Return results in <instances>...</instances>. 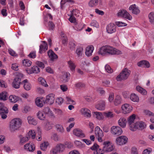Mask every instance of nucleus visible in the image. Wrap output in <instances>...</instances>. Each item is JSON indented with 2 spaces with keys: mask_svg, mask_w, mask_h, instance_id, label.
Returning a JSON list of instances; mask_svg holds the SVG:
<instances>
[{
  "mask_svg": "<svg viewBox=\"0 0 154 154\" xmlns=\"http://www.w3.org/2000/svg\"><path fill=\"white\" fill-rule=\"evenodd\" d=\"M98 54L102 56L106 55H113L122 54L121 51L109 45L103 46L98 51Z\"/></svg>",
  "mask_w": 154,
  "mask_h": 154,
  "instance_id": "f257e3e1",
  "label": "nucleus"
},
{
  "mask_svg": "<svg viewBox=\"0 0 154 154\" xmlns=\"http://www.w3.org/2000/svg\"><path fill=\"white\" fill-rule=\"evenodd\" d=\"M22 124V120L19 118H15L12 120L10 122L9 130L12 132L19 131Z\"/></svg>",
  "mask_w": 154,
  "mask_h": 154,
  "instance_id": "f03ea898",
  "label": "nucleus"
},
{
  "mask_svg": "<svg viewBox=\"0 0 154 154\" xmlns=\"http://www.w3.org/2000/svg\"><path fill=\"white\" fill-rule=\"evenodd\" d=\"M131 73L130 70L127 68L123 69L116 78V79L118 81H121L127 79L129 77Z\"/></svg>",
  "mask_w": 154,
  "mask_h": 154,
  "instance_id": "7ed1b4c3",
  "label": "nucleus"
},
{
  "mask_svg": "<svg viewBox=\"0 0 154 154\" xmlns=\"http://www.w3.org/2000/svg\"><path fill=\"white\" fill-rule=\"evenodd\" d=\"M23 77V75L20 73L17 74L12 83V86L15 89H18L20 87L21 80Z\"/></svg>",
  "mask_w": 154,
  "mask_h": 154,
  "instance_id": "20e7f679",
  "label": "nucleus"
},
{
  "mask_svg": "<svg viewBox=\"0 0 154 154\" xmlns=\"http://www.w3.org/2000/svg\"><path fill=\"white\" fill-rule=\"evenodd\" d=\"M103 149L105 152H110L112 151L115 147L112 143L109 141H104L103 143Z\"/></svg>",
  "mask_w": 154,
  "mask_h": 154,
  "instance_id": "39448f33",
  "label": "nucleus"
},
{
  "mask_svg": "<svg viewBox=\"0 0 154 154\" xmlns=\"http://www.w3.org/2000/svg\"><path fill=\"white\" fill-rule=\"evenodd\" d=\"M128 139V137L126 136L122 135L116 138L115 142L117 145L122 146L127 143Z\"/></svg>",
  "mask_w": 154,
  "mask_h": 154,
  "instance_id": "423d86ee",
  "label": "nucleus"
},
{
  "mask_svg": "<svg viewBox=\"0 0 154 154\" xmlns=\"http://www.w3.org/2000/svg\"><path fill=\"white\" fill-rule=\"evenodd\" d=\"M95 134L98 141L100 143L103 142V137L104 136V134L103 131L98 126H96L95 128Z\"/></svg>",
  "mask_w": 154,
  "mask_h": 154,
  "instance_id": "0eeeda50",
  "label": "nucleus"
},
{
  "mask_svg": "<svg viewBox=\"0 0 154 154\" xmlns=\"http://www.w3.org/2000/svg\"><path fill=\"white\" fill-rule=\"evenodd\" d=\"M146 127V125L142 121H138L135 122V124L131 128V130L132 131H136L137 129L143 130Z\"/></svg>",
  "mask_w": 154,
  "mask_h": 154,
  "instance_id": "6e6552de",
  "label": "nucleus"
},
{
  "mask_svg": "<svg viewBox=\"0 0 154 154\" xmlns=\"http://www.w3.org/2000/svg\"><path fill=\"white\" fill-rule=\"evenodd\" d=\"M117 16L119 17H123L129 20L132 19V16L125 10H120L117 14Z\"/></svg>",
  "mask_w": 154,
  "mask_h": 154,
  "instance_id": "1a4fd4ad",
  "label": "nucleus"
},
{
  "mask_svg": "<svg viewBox=\"0 0 154 154\" xmlns=\"http://www.w3.org/2000/svg\"><path fill=\"white\" fill-rule=\"evenodd\" d=\"M133 109L131 105L128 103H125L122 105L121 107L122 113L124 114L130 113L132 110Z\"/></svg>",
  "mask_w": 154,
  "mask_h": 154,
  "instance_id": "9d476101",
  "label": "nucleus"
},
{
  "mask_svg": "<svg viewBox=\"0 0 154 154\" xmlns=\"http://www.w3.org/2000/svg\"><path fill=\"white\" fill-rule=\"evenodd\" d=\"M110 131L112 134L116 136L121 135L123 132L122 128L119 126H112L111 128Z\"/></svg>",
  "mask_w": 154,
  "mask_h": 154,
  "instance_id": "9b49d317",
  "label": "nucleus"
},
{
  "mask_svg": "<svg viewBox=\"0 0 154 154\" xmlns=\"http://www.w3.org/2000/svg\"><path fill=\"white\" fill-rule=\"evenodd\" d=\"M90 149L94 151L93 154H104L105 153L103 149H101L97 144H94L90 147Z\"/></svg>",
  "mask_w": 154,
  "mask_h": 154,
  "instance_id": "f8f14e48",
  "label": "nucleus"
},
{
  "mask_svg": "<svg viewBox=\"0 0 154 154\" xmlns=\"http://www.w3.org/2000/svg\"><path fill=\"white\" fill-rule=\"evenodd\" d=\"M106 31L107 33L111 34L116 31V26L113 23H110L106 26Z\"/></svg>",
  "mask_w": 154,
  "mask_h": 154,
  "instance_id": "ddd939ff",
  "label": "nucleus"
},
{
  "mask_svg": "<svg viewBox=\"0 0 154 154\" xmlns=\"http://www.w3.org/2000/svg\"><path fill=\"white\" fill-rule=\"evenodd\" d=\"M80 112L82 115L86 118H90L91 116V111L86 108L81 109Z\"/></svg>",
  "mask_w": 154,
  "mask_h": 154,
  "instance_id": "4468645a",
  "label": "nucleus"
},
{
  "mask_svg": "<svg viewBox=\"0 0 154 154\" xmlns=\"http://www.w3.org/2000/svg\"><path fill=\"white\" fill-rule=\"evenodd\" d=\"M95 108L98 110L103 111L105 110L106 107L105 101L101 100L98 101L95 106Z\"/></svg>",
  "mask_w": 154,
  "mask_h": 154,
  "instance_id": "2eb2a0df",
  "label": "nucleus"
},
{
  "mask_svg": "<svg viewBox=\"0 0 154 154\" xmlns=\"http://www.w3.org/2000/svg\"><path fill=\"white\" fill-rule=\"evenodd\" d=\"M73 134L75 136L82 138L85 137V135L83 131L81 129L76 128L74 129L72 131Z\"/></svg>",
  "mask_w": 154,
  "mask_h": 154,
  "instance_id": "dca6fc26",
  "label": "nucleus"
},
{
  "mask_svg": "<svg viewBox=\"0 0 154 154\" xmlns=\"http://www.w3.org/2000/svg\"><path fill=\"white\" fill-rule=\"evenodd\" d=\"M128 9L131 11L132 14L137 15L140 12V11L138 7L135 4H133L130 5Z\"/></svg>",
  "mask_w": 154,
  "mask_h": 154,
  "instance_id": "f3484780",
  "label": "nucleus"
},
{
  "mask_svg": "<svg viewBox=\"0 0 154 154\" xmlns=\"http://www.w3.org/2000/svg\"><path fill=\"white\" fill-rule=\"evenodd\" d=\"M92 113L93 117L97 120L101 121L104 119L103 112H94Z\"/></svg>",
  "mask_w": 154,
  "mask_h": 154,
  "instance_id": "a211bd4d",
  "label": "nucleus"
},
{
  "mask_svg": "<svg viewBox=\"0 0 154 154\" xmlns=\"http://www.w3.org/2000/svg\"><path fill=\"white\" fill-rule=\"evenodd\" d=\"M24 148L27 151L33 152L35 149V146L33 143H29L24 145Z\"/></svg>",
  "mask_w": 154,
  "mask_h": 154,
  "instance_id": "6ab92c4d",
  "label": "nucleus"
},
{
  "mask_svg": "<svg viewBox=\"0 0 154 154\" xmlns=\"http://www.w3.org/2000/svg\"><path fill=\"white\" fill-rule=\"evenodd\" d=\"M55 95L53 94H50L46 97L45 102L49 104H52L54 101Z\"/></svg>",
  "mask_w": 154,
  "mask_h": 154,
  "instance_id": "aec40b11",
  "label": "nucleus"
},
{
  "mask_svg": "<svg viewBox=\"0 0 154 154\" xmlns=\"http://www.w3.org/2000/svg\"><path fill=\"white\" fill-rule=\"evenodd\" d=\"M136 115L133 114L130 116L128 119V123L131 130L135 124L134 121L136 119Z\"/></svg>",
  "mask_w": 154,
  "mask_h": 154,
  "instance_id": "412c9836",
  "label": "nucleus"
},
{
  "mask_svg": "<svg viewBox=\"0 0 154 154\" xmlns=\"http://www.w3.org/2000/svg\"><path fill=\"white\" fill-rule=\"evenodd\" d=\"M94 49V48L93 46L92 45L88 46L86 48L85 55L88 57L92 55Z\"/></svg>",
  "mask_w": 154,
  "mask_h": 154,
  "instance_id": "4be33fe9",
  "label": "nucleus"
},
{
  "mask_svg": "<svg viewBox=\"0 0 154 154\" xmlns=\"http://www.w3.org/2000/svg\"><path fill=\"white\" fill-rule=\"evenodd\" d=\"M122 102V99L121 96L119 95H116L113 101V104L115 106H118L121 104Z\"/></svg>",
  "mask_w": 154,
  "mask_h": 154,
  "instance_id": "5701e85b",
  "label": "nucleus"
},
{
  "mask_svg": "<svg viewBox=\"0 0 154 154\" xmlns=\"http://www.w3.org/2000/svg\"><path fill=\"white\" fill-rule=\"evenodd\" d=\"M70 76V74L69 72H66L63 73L61 77V79L63 82H66L68 81Z\"/></svg>",
  "mask_w": 154,
  "mask_h": 154,
  "instance_id": "b1692460",
  "label": "nucleus"
},
{
  "mask_svg": "<svg viewBox=\"0 0 154 154\" xmlns=\"http://www.w3.org/2000/svg\"><path fill=\"white\" fill-rule=\"evenodd\" d=\"M138 66L141 67L148 68L150 66L149 63L147 61L143 60L138 62L137 63Z\"/></svg>",
  "mask_w": 154,
  "mask_h": 154,
  "instance_id": "393cba45",
  "label": "nucleus"
},
{
  "mask_svg": "<svg viewBox=\"0 0 154 154\" xmlns=\"http://www.w3.org/2000/svg\"><path fill=\"white\" fill-rule=\"evenodd\" d=\"M126 120L124 117H121L118 121L119 125L122 128H125L126 127Z\"/></svg>",
  "mask_w": 154,
  "mask_h": 154,
  "instance_id": "a878e982",
  "label": "nucleus"
},
{
  "mask_svg": "<svg viewBox=\"0 0 154 154\" xmlns=\"http://www.w3.org/2000/svg\"><path fill=\"white\" fill-rule=\"evenodd\" d=\"M129 98L131 101L134 102L138 103L139 101V96L135 93L131 94Z\"/></svg>",
  "mask_w": 154,
  "mask_h": 154,
  "instance_id": "bb28decb",
  "label": "nucleus"
},
{
  "mask_svg": "<svg viewBox=\"0 0 154 154\" xmlns=\"http://www.w3.org/2000/svg\"><path fill=\"white\" fill-rule=\"evenodd\" d=\"M43 43L40 46L39 53H42L44 52H45L48 48L47 44L44 41H43Z\"/></svg>",
  "mask_w": 154,
  "mask_h": 154,
  "instance_id": "cd10ccee",
  "label": "nucleus"
},
{
  "mask_svg": "<svg viewBox=\"0 0 154 154\" xmlns=\"http://www.w3.org/2000/svg\"><path fill=\"white\" fill-rule=\"evenodd\" d=\"M48 54L50 60H54L58 58L57 56L51 50H50L48 51Z\"/></svg>",
  "mask_w": 154,
  "mask_h": 154,
  "instance_id": "c85d7f7f",
  "label": "nucleus"
},
{
  "mask_svg": "<svg viewBox=\"0 0 154 154\" xmlns=\"http://www.w3.org/2000/svg\"><path fill=\"white\" fill-rule=\"evenodd\" d=\"M53 126V124L52 122H46L44 123L43 128L45 130L48 131L52 128Z\"/></svg>",
  "mask_w": 154,
  "mask_h": 154,
  "instance_id": "c756f323",
  "label": "nucleus"
},
{
  "mask_svg": "<svg viewBox=\"0 0 154 154\" xmlns=\"http://www.w3.org/2000/svg\"><path fill=\"white\" fill-rule=\"evenodd\" d=\"M23 87L26 91H29L32 88L31 84L27 80L25 79L23 82Z\"/></svg>",
  "mask_w": 154,
  "mask_h": 154,
  "instance_id": "7c9ffc66",
  "label": "nucleus"
},
{
  "mask_svg": "<svg viewBox=\"0 0 154 154\" xmlns=\"http://www.w3.org/2000/svg\"><path fill=\"white\" fill-rule=\"evenodd\" d=\"M28 123L30 125H36L37 124V122L34 117L29 116L27 118Z\"/></svg>",
  "mask_w": 154,
  "mask_h": 154,
  "instance_id": "2f4dec72",
  "label": "nucleus"
},
{
  "mask_svg": "<svg viewBox=\"0 0 154 154\" xmlns=\"http://www.w3.org/2000/svg\"><path fill=\"white\" fill-rule=\"evenodd\" d=\"M136 90L139 93L144 95H147V92L146 89L141 86L138 85L136 88Z\"/></svg>",
  "mask_w": 154,
  "mask_h": 154,
  "instance_id": "473e14b6",
  "label": "nucleus"
},
{
  "mask_svg": "<svg viewBox=\"0 0 154 154\" xmlns=\"http://www.w3.org/2000/svg\"><path fill=\"white\" fill-rule=\"evenodd\" d=\"M44 112L45 115H47L48 116L51 118H54L55 116L53 112L48 107L45 108L44 110Z\"/></svg>",
  "mask_w": 154,
  "mask_h": 154,
  "instance_id": "72a5a7b5",
  "label": "nucleus"
},
{
  "mask_svg": "<svg viewBox=\"0 0 154 154\" xmlns=\"http://www.w3.org/2000/svg\"><path fill=\"white\" fill-rule=\"evenodd\" d=\"M104 116L106 118L111 119L113 118L115 116V114L112 111H108L103 112Z\"/></svg>",
  "mask_w": 154,
  "mask_h": 154,
  "instance_id": "f704fd0d",
  "label": "nucleus"
},
{
  "mask_svg": "<svg viewBox=\"0 0 154 154\" xmlns=\"http://www.w3.org/2000/svg\"><path fill=\"white\" fill-rule=\"evenodd\" d=\"M44 100L42 97H38L35 100V103L37 106L42 107L43 106V101Z\"/></svg>",
  "mask_w": 154,
  "mask_h": 154,
  "instance_id": "c9c22d12",
  "label": "nucleus"
},
{
  "mask_svg": "<svg viewBox=\"0 0 154 154\" xmlns=\"http://www.w3.org/2000/svg\"><path fill=\"white\" fill-rule=\"evenodd\" d=\"M59 153L62 152L65 149V145L64 144L59 143L57 144L56 146Z\"/></svg>",
  "mask_w": 154,
  "mask_h": 154,
  "instance_id": "e433bc0d",
  "label": "nucleus"
},
{
  "mask_svg": "<svg viewBox=\"0 0 154 154\" xmlns=\"http://www.w3.org/2000/svg\"><path fill=\"white\" fill-rule=\"evenodd\" d=\"M37 118L40 120H43L45 118V115L44 112L39 111L37 113Z\"/></svg>",
  "mask_w": 154,
  "mask_h": 154,
  "instance_id": "4c0bfd02",
  "label": "nucleus"
},
{
  "mask_svg": "<svg viewBox=\"0 0 154 154\" xmlns=\"http://www.w3.org/2000/svg\"><path fill=\"white\" fill-rule=\"evenodd\" d=\"M68 66L71 71L74 72L76 66L75 63L72 61L69 60L68 61Z\"/></svg>",
  "mask_w": 154,
  "mask_h": 154,
  "instance_id": "58836bf2",
  "label": "nucleus"
},
{
  "mask_svg": "<svg viewBox=\"0 0 154 154\" xmlns=\"http://www.w3.org/2000/svg\"><path fill=\"white\" fill-rule=\"evenodd\" d=\"M49 145V144L48 142L44 141L40 144V149L42 150L43 151H45Z\"/></svg>",
  "mask_w": 154,
  "mask_h": 154,
  "instance_id": "ea45409f",
  "label": "nucleus"
},
{
  "mask_svg": "<svg viewBox=\"0 0 154 154\" xmlns=\"http://www.w3.org/2000/svg\"><path fill=\"white\" fill-rule=\"evenodd\" d=\"M57 131L61 134H63L65 132L63 126L60 124H57L55 126Z\"/></svg>",
  "mask_w": 154,
  "mask_h": 154,
  "instance_id": "a19ab883",
  "label": "nucleus"
},
{
  "mask_svg": "<svg viewBox=\"0 0 154 154\" xmlns=\"http://www.w3.org/2000/svg\"><path fill=\"white\" fill-rule=\"evenodd\" d=\"M9 100L11 102L15 103L18 100L19 97L15 95H11L9 96Z\"/></svg>",
  "mask_w": 154,
  "mask_h": 154,
  "instance_id": "79ce46f5",
  "label": "nucleus"
},
{
  "mask_svg": "<svg viewBox=\"0 0 154 154\" xmlns=\"http://www.w3.org/2000/svg\"><path fill=\"white\" fill-rule=\"evenodd\" d=\"M98 0H91L88 3V5L90 7H94L98 5Z\"/></svg>",
  "mask_w": 154,
  "mask_h": 154,
  "instance_id": "37998d69",
  "label": "nucleus"
},
{
  "mask_svg": "<svg viewBox=\"0 0 154 154\" xmlns=\"http://www.w3.org/2000/svg\"><path fill=\"white\" fill-rule=\"evenodd\" d=\"M8 93L6 91H3L0 93V100H6L8 97Z\"/></svg>",
  "mask_w": 154,
  "mask_h": 154,
  "instance_id": "c03bdc74",
  "label": "nucleus"
},
{
  "mask_svg": "<svg viewBox=\"0 0 154 154\" xmlns=\"http://www.w3.org/2000/svg\"><path fill=\"white\" fill-rule=\"evenodd\" d=\"M83 49L82 47H79L77 48L75 51V53L78 57L82 56Z\"/></svg>",
  "mask_w": 154,
  "mask_h": 154,
  "instance_id": "a18cd8bd",
  "label": "nucleus"
},
{
  "mask_svg": "<svg viewBox=\"0 0 154 154\" xmlns=\"http://www.w3.org/2000/svg\"><path fill=\"white\" fill-rule=\"evenodd\" d=\"M74 143L77 147L80 149L85 148V146L84 144L82 143L81 142L78 140H75Z\"/></svg>",
  "mask_w": 154,
  "mask_h": 154,
  "instance_id": "49530a36",
  "label": "nucleus"
},
{
  "mask_svg": "<svg viewBox=\"0 0 154 154\" xmlns=\"http://www.w3.org/2000/svg\"><path fill=\"white\" fill-rule=\"evenodd\" d=\"M38 81L42 85L45 87H48V85L47 84L45 80L42 78L40 77L38 79Z\"/></svg>",
  "mask_w": 154,
  "mask_h": 154,
  "instance_id": "de8ad7c7",
  "label": "nucleus"
},
{
  "mask_svg": "<svg viewBox=\"0 0 154 154\" xmlns=\"http://www.w3.org/2000/svg\"><path fill=\"white\" fill-rule=\"evenodd\" d=\"M149 22L151 23L154 24V12L150 13L148 15Z\"/></svg>",
  "mask_w": 154,
  "mask_h": 154,
  "instance_id": "09e8293b",
  "label": "nucleus"
},
{
  "mask_svg": "<svg viewBox=\"0 0 154 154\" xmlns=\"http://www.w3.org/2000/svg\"><path fill=\"white\" fill-rule=\"evenodd\" d=\"M143 112L144 114L147 116L149 117L154 116V113L148 110L145 109L144 110Z\"/></svg>",
  "mask_w": 154,
  "mask_h": 154,
  "instance_id": "8fccbe9b",
  "label": "nucleus"
},
{
  "mask_svg": "<svg viewBox=\"0 0 154 154\" xmlns=\"http://www.w3.org/2000/svg\"><path fill=\"white\" fill-rule=\"evenodd\" d=\"M8 109L6 107L4 106H0V114L8 113Z\"/></svg>",
  "mask_w": 154,
  "mask_h": 154,
  "instance_id": "3c124183",
  "label": "nucleus"
},
{
  "mask_svg": "<svg viewBox=\"0 0 154 154\" xmlns=\"http://www.w3.org/2000/svg\"><path fill=\"white\" fill-rule=\"evenodd\" d=\"M22 63L23 66H29L32 64V62L28 59L24 60Z\"/></svg>",
  "mask_w": 154,
  "mask_h": 154,
  "instance_id": "603ef678",
  "label": "nucleus"
},
{
  "mask_svg": "<svg viewBox=\"0 0 154 154\" xmlns=\"http://www.w3.org/2000/svg\"><path fill=\"white\" fill-rule=\"evenodd\" d=\"M28 135L29 138L31 137L33 139H34L36 135L35 131L34 130L30 131L28 133Z\"/></svg>",
  "mask_w": 154,
  "mask_h": 154,
  "instance_id": "864d4df0",
  "label": "nucleus"
},
{
  "mask_svg": "<svg viewBox=\"0 0 154 154\" xmlns=\"http://www.w3.org/2000/svg\"><path fill=\"white\" fill-rule=\"evenodd\" d=\"M114 93H111L109 95L108 100L110 103L113 102L114 99Z\"/></svg>",
  "mask_w": 154,
  "mask_h": 154,
  "instance_id": "5fc2aeb1",
  "label": "nucleus"
},
{
  "mask_svg": "<svg viewBox=\"0 0 154 154\" xmlns=\"http://www.w3.org/2000/svg\"><path fill=\"white\" fill-rule=\"evenodd\" d=\"M29 137L27 136H25L22 137L20 140V143L21 144H23L28 141L29 140Z\"/></svg>",
  "mask_w": 154,
  "mask_h": 154,
  "instance_id": "6e6d98bb",
  "label": "nucleus"
},
{
  "mask_svg": "<svg viewBox=\"0 0 154 154\" xmlns=\"http://www.w3.org/2000/svg\"><path fill=\"white\" fill-rule=\"evenodd\" d=\"M131 154H139L138 152L137 147L133 146L131 148Z\"/></svg>",
  "mask_w": 154,
  "mask_h": 154,
  "instance_id": "4d7b16f0",
  "label": "nucleus"
},
{
  "mask_svg": "<svg viewBox=\"0 0 154 154\" xmlns=\"http://www.w3.org/2000/svg\"><path fill=\"white\" fill-rule=\"evenodd\" d=\"M67 102L69 104H72L75 105V101L72 99L70 97H66Z\"/></svg>",
  "mask_w": 154,
  "mask_h": 154,
  "instance_id": "13d9d810",
  "label": "nucleus"
},
{
  "mask_svg": "<svg viewBox=\"0 0 154 154\" xmlns=\"http://www.w3.org/2000/svg\"><path fill=\"white\" fill-rule=\"evenodd\" d=\"M116 24L118 27H123L126 26L127 25V24L124 23L121 21L116 22Z\"/></svg>",
  "mask_w": 154,
  "mask_h": 154,
  "instance_id": "bf43d9fd",
  "label": "nucleus"
},
{
  "mask_svg": "<svg viewBox=\"0 0 154 154\" xmlns=\"http://www.w3.org/2000/svg\"><path fill=\"white\" fill-rule=\"evenodd\" d=\"M75 86L77 88H83L85 87V84L81 82H78L75 84Z\"/></svg>",
  "mask_w": 154,
  "mask_h": 154,
  "instance_id": "052dcab7",
  "label": "nucleus"
},
{
  "mask_svg": "<svg viewBox=\"0 0 154 154\" xmlns=\"http://www.w3.org/2000/svg\"><path fill=\"white\" fill-rule=\"evenodd\" d=\"M33 73H37L40 71V69L37 66H34L32 68Z\"/></svg>",
  "mask_w": 154,
  "mask_h": 154,
  "instance_id": "680f3d73",
  "label": "nucleus"
},
{
  "mask_svg": "<svg viewBox=\"0 0 154 154\" xmlns=\"http://www.w3.org/2000/svg\"><path fill=\"white\" fill-rule=\"evenodd\" d=\"M90 25L91 26L96 28H98L99 26L98 23L95 20H92Z\"/></svg>",
  "mask_w": 154,
  "mask_h": 154,
  "instance_id": "e2e57ef3",
  "label": "nucleus"
},
{
  "mask_svg": "<svg viewBox=\"0 0 154 154\" xmlns=\"http://www.w3.org/2000/svg\"><path fill=\"white\" fill-rule=\"evenodd\" d=\"M55 102L57 104L60 105L63 103V100L62 98L58 97L56 99Z\"/></svg>",
  "mask_w": 154,
  "mask_h": 154,
  "instance_id": "0e129e2a",
  "label": "nucleus"
},
{
  "mask_svg": "<svg viewBox=\"0 0 154 154\" xmlns=\"http://www.w3.org/2000/svg\"><path fill=\"white\" fill-rule=\"evenodd\" d=\"M58 153H59L58 151L56 146L50 151L51 154H57Z\"/></svg>",
  "mask_w": 154,
  "mask_h": 154,
  "instance_id": "69168bd1",
  "label": "nucleus"
},
{
  "mask_svg": "<svg viewBox=\"0 0 154 154\" xmlns=\"http://www.w3.org/2000/svg\"><path fill=\"white\" fill-rule=\"evenodd\" d=\"M58 153H59L58 151L56 146L50 151L51 154H57Z\"/></svg>",
  "mask_w": 154,
  "mask_h": 154,
  "instance_id": "338daca9",
  "label": "nucleus"
},
{
  "mask_svg": "<svg viewBox=\"0 0 154 154\" xmlns=\"http://www.w3.org/2000/svg\"><path fill=\"white\" fill-rule=\"evenodd\" d=\"M151 152V149L150 148H148L145 149L143 151L142 154H150Z\"/></svg>",
  "mask_w": 154,
  "mask_h": 154,
  "instance_id": "774afa93",
  "label": "nucleus"
}]
</instances>
